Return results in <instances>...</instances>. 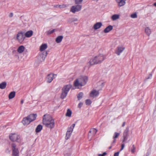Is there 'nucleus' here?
I'll list each match as a JSON object with an SVG mask.
<instances>
[{
  "label": "nucleus",
  "instance_id": "40",
  "mask_svg": "<svg viewBox=\"0 0 156 156\" xmlns=\"http://www.w3.org/2000/svg\"><path fill=\"white\" fill-rule=\"evenodd\" d=\"M12 154L14 156H19V151L12 152Z\"/></svg>",
  "mask_w": 156,
  "mask_h": 156
},
{
  "label": "nucleus",
  "instance_id": "37",
  "mask_svg": "<svg viewBox=\"0 0 156 156\" xmlns=\"http://www.w3.org/2000/svg\"><path fill=\"white\" fill-rule=\"evenodd\" d=\"M64 5H53V6L54 7L59 8H61L64 7Z\"/></svg>",
  "mask_w": 156,
  "mask_h": 156
},
{
  "label": "nucleus",
  "instance_id": "7",
  "mask_svg": "<svg viewBox=\"0 0 156 156\" xmlns=\"http://www.w3.org/2000/svg\"><path fill=\"white\" fill-rule=\"evenodd\" d=\"M24 32H20L17 34L16 39L19 42L21 43L24 40L25 37L24 36Z\"/></svg>",
  "mask_w": 156,
  "mask_h": 156
},
{
  "label": "nucleus",
  "instance_id": "20",
  "mask_svg": "<svg viewBox=\"0 0 156 156\" xmlns=\"http://www.w3.org/2000/svg\"><path fill=\"white\" fill-rule=\"evenodd\" d=\"M25 49V47L21 45L17 49V51L19 53H22L23 52Z\"/></svg>",
  "mask_w": 156,
  "mask_h": 156
},
{
  "label": "nucleus",
  "instance_id": "11",
  "mask_svg": "<svg viewBox=\"0 0 156 156\" xmlns=\"http://www.w3.org/2000/svg\"><path fill=\"white\" fill-rule=\"evenodd\" d=\"M56 76V75H54L53 74H50L48 75L47 79V82L48 83H51L53 80V77L54 76Z\"/></svg>",
  "mask_w": 156,
  "mask_h": 156
},
{
  "label": "nucleus",
  "instance_id": "52",
  "mask_svg": "<svg viewBox=\"0 0 156 156\" xmlns=\"http://www.w3.org/2000/svg\"><path fill=\"white\" fill-rule=\"evenodd\" d=\"M153 5L156 7V2Z\"/></svg>",
  "mask_w": 156,
  "mask_h": 156
},
{
  "label": "nucleus",
  "instance_id": "16",
  "mask_svg": "<svg viewBox=\"0 0 156 156\" xmlns=\"http://www.w3.org/2000/svg\"><path fill=\"white\" fill-rule=\"evenodd\" d=\"M102 23L101 22L96 23L94 26L93 28L95 30H97L100 28L102 26Z\"/></svg>",
  "mask_w": 156,
  "mask_h": 156
},
{
  "label": "nucleus",
  "instance_id": "4",
  "mask_svg": "<svg viewBox=\"0 0 156 156\" xmlns=\"http://www.w3.org/2000/svg\"><path fill=\"white\" fill-rule=\"evenodd\" d=\"M9 137L10 140L13 142H19V139L20 138V136L16 133L10 134L9 135Z\"/></svg>",
  "mask_w": 156,
  "mask_h": 156
},
{
  "label": "nucleus",
  "instance_id": "33",
  "mask_svg": "<svg viewBox=\"0 0 156 156\" xmlns=\"http://www.w3.org/2000/svg\"><path fill=\"white\" fill-rule=\"evenodd\" d=\"M83 95V92H80L78 94L77 96V98L78 100H80L82 98Z\"/></svg>",
  "mask_w": 156,
  "mask_h": 156
},
{
  "label": "nucleus",
  "instance_id": "17",
  "mask_svg": "<svg viewBox=\"0 0 156 156\" xmlns=\"http://www.w3.org/2000/svg\"><path fill=\"white\" fill-rule=\"evenodd\" d=\"M118 5L120 6H122L124 5L126 3L125 1L126 0H115Z\"/></svg>",
  "mask_w": 156,
  "mask_h": 156
},
{
  "label": "nucleus",
  "instance_id": "13",
  "mask_svg": "<svg viewBox=\"0 0 156 156\" xmlns=\"http://www.w3.org/2000/svg\"><path fill=\"white\" fill-rule=\"evenodd\" d=\"M22 122L24 125H27L29 124L31 122L27 117L23 118Z\"/></svg>",
  "mask_w": 156,
  "mask_h": 156
},
{
  "label": "nucleus",
  "instance_id": "36",
  "mask_svg": "<svg viewBox=\"0 0 156 156\" xmlns=\"http://www.w3.org/2000/svg\"><path fill=\"white\" fill-rule=\"evenodd\" d=\"M91 103V101L90 99H87L86 100V103L87 105H89Z\"/></svg>",
  "mask_w": 156,
  "mask_h": 156
},
{
  "label": "nucleus",
  "instance_id": "14",
  "mask_svg": "<svg viewBox=\"0 0 156 156\" xmlns=\"http://www.w3.org/2000/svg\"><path fill=\"white\" fill-rule=\"evenodd\" d=\"M37 116V115L36 114H32L28 116L27 117L29 119L30 122H32L36 119Z\"/></svg>",
  "mask_w": 156,
  "mask_h": 156
},
{
  "label": "nucleus",
  "instance_id": "28",
  "mask_svg": "<svg viewBox=\"0 0 156 156\" xmlns=\"http://www.w3.org/2000/svg\"><path fill=\"white\" fill-rule=\"evenodd\" d=\"M12 152H18V150L16 148V145L14 143H12Z\"/></svg>",
  "mask_w": 156,
  "mask_h": 156
},
{
  "label": "nucleus",
  "instance_id": "29",
  "mask_svg": "<svg viewBox=\"0 0 156 156\" xmlns=\"http://www.w3.org/2000/svg\"><path fill=\"white\" fill-rule=\"evenodd\" d=\"M119 18V16L118 14H114L112 15L111 17L112 20L114 21L115 20Z\"/></svg>",
  "mask_w": 156,
  "mask_h": 156
},
{
  "label": "nucleus",
  "instance_id": "46",
  "mask_svg": "<svg viewBox=\"0 0 156 156\" xmlns=\"http://www.w3.org/2000/svg\"><path fill=\"white\" fill-rule=\"evenodd\" d=\"M124 146H125V145L124 144H122L121 148L120 150V151H122V150L123 149V148L124 147Z\"/></svg>",
  "mask_w": 156,
  "mask_h": 156
},
{
  "label": "nucleus",
  "instance_id": "48",
  "mask_svg": "<svg viewBox=\"0 0 156 156\" xmlns=\"http://www.w3.org/2000/svg\"><path fill=\"white\" fill-rule=\"evenodd\" d=\"M13 14L12 13V12H11L10 13V14H9V16L10 17H12L13 16Z\"/></svg>",
  "mask_w": 156,
  "mask_h": 156
},
{
  "label": "nucleus",
  "instance_id": "42",
  "mask_svg": "<svg viewBox=\"0 0 156 156\" xmlns=\"http://www.w3.org/2000/svg\"><path fill=\"white\" fill-rule=\"evenodd\" d=\"M135 148L134 147V145H133L132 148L131 150V151L132 153H133L135 152Z\"/></svg>",
  "mask_w": 156,
  "mask_h": 156
},
{
  "label": "nucleus",
  "instance_id": "53",
  "mask_svg": "<svg viewBox=\"0 0 156 156\" xmlns=\"http://www.w3.org/2000/svg\"><path fill=\"white\" fill-rule=\"evenodd\" d=\"M112 146H111L109 148V149H110L112 148Z\"/></svg>",
  "mask_w": 156,
  "mask_h": 156
},
{
  "label": "nucleus",
  "instance_id": "41",
  "mask_svg": "<svg viewBox=\"0 0 156 156\" xmlns=\"http://www.w3.org/2000/svg\"><path fill=\"white\" fill-rule=\"evenodd\" d=\"M54 31H55L54 29H53V30H49L48 32V34H51L54 32Z\"/></svg>",
  "mask_w": 156,
  "mask_h": 156
},
{
  "label": "nucleus",
  "instance_id": "2",
  "mask_svg": "<svg viewBox=\"0 0 156 156\" xmlns=\"http://www.w3.org/2000/svg\"><path fill=\"white\" fill-rule=\"evenodd\" d=\"M88 80L87 76H81L75 80L74 82V85L76 87L84 86L87 83Z\"/></svg>",
  "mask_w": 156,
  "mask_h": 156
},
{
  "label": "nucleus",
  "instance_id": "9",
  "mask_svg": "<svg viewBox=\"0 0 156 156\" xmlns=\"http://www.w3.org/2000/svg\"><path fill=\"white\" fill-rule=\"evenodd\" d=\"M129 132V128L128 127H127L126 128L123 133V140L122 142H125L127 140Z\"/></svg>",
  "mask_w": 156,
  "mask_h": 156
},
{
  "label": "nucleus",
  "instance_id": "51",
  "mask_svg": "<svg viewBox=\"0 0 156 156\" xmlns=\"http://www.w3.org/2000/svg\"><path fill=\"white\" fill-rule=\"evenodd\" d=\"M24 102V101L23 100H22L21 101V104H23Z\"/></svg>",
  "mask_w": 156,
  "mask_h": 156
},
{
  "label": "nucleus",
  "instance_id": "38",
  "mask_svg": "<svg viewBox=\"0 0 156 156\" xmlns=\"http://www.w3.org/2000/svg\"><path fill=\"white\" fill-rule=\"evenodd\" d=\"M131 17L133 18H137V15L136 13H134L131 15Z\"/></svg>",
  "mask_w": 156,
  "mask_h": 156
},
{
  "label": "nucleus",
  "instance_id": "47",
  "mask_svg": "<svg viewBox=\"0 0 156 156\" xmlns=\"http://www.w3.org/2000/svg\"><path fill=\"white\" fill-rule=\"evenodd\" d=\"M152 76V74H150L149 75V76L147 78V79H149L151 78Z\"/></svg>",
  "mask_w": 156,
  "mask_h": 156
},
{
  "label": "nucleus",
  "instance_id": "12",
  "mask_svg": "<svg viewBox=\"0 0 156 156\" xmlns=\"http://www.w3.org/2000/svg\"><path fill=\"white\" fill-rule=\"evenodd\" d=\"M125 48L122 47H118L115 51V53L119 55L124 50Z\"/></svg>",
  "mask_w": 156,
  "mask_h": 156
},
{
  "label": "nucleus",
  "instance_id": "44",
  "mask_svg": "<svg viewBox=\"0 0 156 156\" xmlns=\"http://www.w3.org/2000/svg\"><path fill=\"white\" fill-rule=\"evenodd\" d=\"M107 154L106 152H104L102 154H99L98 156H105Z\"/></svg>",
  "mask_w": 156,
  "mask_h": 156
},
{
  "label": "nucleus",
  "instance_id": "26",
  "mask_svg": "<svg viewBox=\"0 0 156 156\" xmlns=\"http://www.w3.org/2000/svg\"><path fill=\"white\" fill-rule=\"evenodd\" d=\"M145 32L148 36H150L151 33V31L149 27H147L145 28Z\"/></svg>",
  "mask_w": 156,
  "mask_h": 156
},
{
  "label": "nucleus",
  "instance_id": "5",
  "mask_svg": "<svg viewBox=\"0 0 156 156\" xmlns=\"http://www.w3.org/2000/svg\"><path fill=\"white\" fill-rule=\"evenodd\" d=\"M51 120H54L51 115L49 114H45L43 117V123L44 125H45L48 121H50Z\"/></svg>",
  "mask_w": 156,
  "mask_h": 156
},
{
  "label": "nucleus",
  "instance_id": "15",
  "mask_svg": "<svg viewBox=\"0 0 156 156\" xmlns=\"http://www.w3.org/2000/svg\"><path fill=\"white\" fill-rule=\"evenodd\" d=\"M99 92L98 91L95 90H93L90 94V97H96L98 96L99 94Z\"/></svg>",
  "mask_w": 156,
  "mask_h": 156
},
{
  "label": "nucleus",
  "instance_id": "27",
  "mask_svg": "<svg viewBox=\"0 0 156 156\" xmlns=\"http://www.w3.org/2000/svg\"><path fill=\"white\" fill-rule=\"evenodd\" d=\"M16 92L15 91H12L10 93L9 95V99H11L15 96Z\"/></svg>",
  "mask_w": 156,
  "mask_h": 156
},
{
  "label": "nucleus",
  "instance_id": "45",
  "mask_svg": "<svg viewBox=\"0 0 156 156\" xmlns=\"http://www.w3.org/2000/svg\"><path fill=\"white\" fill-rule=\"evenodd\" d=\"M119 151H118L116 153H115L114 154V156H119Z\"/></svg>",
  "mask_w": 156,
  "mask_h": 156
},
{
  "label": "nucleus",
  "instance_id": "35",
  "mask_svg": "<svg viewBox=\"0 0 156 156\" xmlns=\"http://www.w3.org/2000/svg\"><path fill=\"white\" fill-rule=\"evenodd\" d=\"M120 133L117 132H115L114 136H113V139H115L117 138L118 136L119 135Z\"/></svg>",
  "mask_w": 156,
  "mask_h": 156
},
{
  "label": "nucleus",
  "instance_id": "34",
  "mask_svg": "<svg viewBox=\"0 0 156 156\" xmlns=\"http://www.w3.org/2000/svg\"><path fill=\"white\" fill-rule=\"evenodd\" d=\"M77 19L76 18H72L69 19L68 21L69 23H71L73 22L77 21Z\"/></svg>",
  "mask_w": 156,
  "mask_h": 156
},
{
  "label": "nucleus",
  "instance_id": "10",
  "mask_svg": "<svg viewBox=\"0 0 156 156\" xmlns=\"http://www.w3.org/2000/svg\"><path fill=\"white\" fill-rule=\"evenodd\" d=\"M47 123L45 125L47 127L51 129H52L54 127L55 122L54 120H51L50 121H48Z\"/></svg>",
  "mask_w": 156,
  "mask_h": 156
},
{
  "label": "nucleus",
  "instance_id": "19",
  "mask_svg": "<svg viewBox=\"0 0 156 156\" xmlns=\"http://www.w3.org/2000/svg\"><path fill=\"white\" fill-rule=\"evenodd\" d=\"M33 34V32L32 30H30L26 32L25 34V36L27 37H31Z\"/></svg>",
  "mask_w": 156,
  "mask_h": 156
},
{
  "label": "nucleus",
  "instance_id": "24",
  "mask_svg": "<svg viewBox=\"0 0 156 156\" xmlns=\"http://www.w3.org/2000/svg\"><path fill=\"white\" fill-rule=\"evenodd\" d=\"M47 44H42L40 47V50L42 51L44 50L47 48Z\"/></svg>",
  "mask_w": 156,
  "mask_h": 156
},
{
  "label": "nucleus",
  "instance_id": "25",
  "mask_svg": "<svg viewBox=\"0 0 156 156\" xmlns=\"http://www.w3.org/2000/svg\"><path fill=\"white\" fill-rule=\"evenodd\" d=\"M6 83L3 82L0 83V89H3L5 88L6 86Z\"/></svg>",
  "mask_w": 156,
  "mask_h": 156
},
{
  "label": "nucleus",
  "instance_id": "1",
  "mask_svg": "<svg viewBox=\"0 0 156 156\" xmlns=\"http://www.w3.org/2000/svg\"><path fill=\"white\" fill-rule=\"evenodd\" d=\"M105 59V56L102 54H100L96 56L94 58L90 59L89 63L90 65H93L101 63Z\"/></svg>",
  "mask_w": 156,
  "mask_h": 156
},
{
  "label": "nucleus",
  "instance_id": "6",
  "mask_svg": "<svg viewBox=\"0 0 156 156\" xmlns=\"http://www.w3.org/2000/svg\"><path fill=\"white\" fill-rule=\"evenodd\" d=\"M47 55V52H44L40 53L37 56V58L38 59V62L39 63H40L44 61V60Z\"/></svg>",
  "mask_w": 156,
  "mask_h": 156
},
{
  "label": "nucleus",
  "instance_id": "50",
  "mask_svg": "<svg viewBox=\"0 0 156 156\" xmlns=\"http://www.w3.org/2000/svg\"><path fill=\"white\" fill-rule=\"evenodd\" d=\"M126 122H124L122 124V127L124 126H125Z\"/></svg>",
  "mask_w": 156,
  "mask_h": 156
},
{
  "label": "nucleus",
  "instance_id": "49",
  "mask_svg": "<svg viewBox=\"0 0 156 156\" xmlns=\"http://www.w3.org/2000/svg\"><path fill=\"white\" fill-rule=\"evenodd\" d=\"M115 142H116L115 139H114V140H113L112 142V145L114 144L115 143Z\"/></svg>",
  "mask_w": 156,
  "mask_h": 156
},
{
  "label": "nucleus",
  "instance_id": "18",
  "mask_svg": "<svg viewBox=\"0 0 156 156\" xmlns=\"http://www.w3.org/2000/svg\"><path fill=\"white\" fill-rule=\"evenodd\" d=\"M113 27L111 25H109L104 30V32L105 33H107L112 30Z\"/></svg>",
  "mask_w": 156,
  "mask_h": 156
},
{
  "label": "nucleus",
  "instance_id": "21",
  "mask_svg": "<svg viewBox=\"0 0 156 156\" xmlns=\"http://www.w3.org/2000/svg\"><path fill=\"white\" fill-rule=\"evenodd\" d=\"M97 131V130L96 129L92 128L89 131V133H92V136H94L96 134Z\"/></svg>",
  "mask_w": 156,
  "mask_h": 156
},
{
  "label": "nucleus",
  "instance_id": "32",
  "mask_svg": "<svg viewBox=\"0 0 156 156\" xmlns=\"http://www.w3.org/2000/svg\"><path fill=\"white\" fill-rule=\"evenodd\" d=\"M75 126V124H73L70 127L68 128L67 131H69V132H72V133Z\"/></svg>",
  "mask_w": 156,
  "mask_h": 156
},
{
  "label": "nucleus",
  "instance_id": "23",
  "mask_svg": "<svg viewBox=\"0 0 156 156\" xmlns=\"http://www.w3.org/2000/svg\"><path fill=\"white\" fill-rule=\"evenodd\" d=\"M63 38L62 36H58L56 38L55 41L57 43H59L62 41Z\"/></svg>",
  "mask_w": 156,
  "mask_h": 156
},
{
  "label": "nucleus",
  "instance_id": "22",
  "mask_svg": "<svg viewBox=\"0 0 156 156\" xmlns=\"http://www.w3.org/2000/svg\"><path fill=\"white\" fill-rule=\"evenodd\" d=\"M42 129V126L41 125H38L35 129V132L36 133L40 132Z\"/></svg>",
  "mask_w": 156,
  "mask_h": 156
},
{
  "label": "nucleus",
  "instance_id": "31",
  "mask_svg": "<svg viewBox=\"0 0 156 156\" xmlns=\"http://www.w3.org/2000/svg\"><path fill=\"white\" fill-rule=\"evenodd\" d=\"M72 113L71 111L69 109H68L66 115V116L70 117L71 116Z\"/></svg>",
  "mask_w": 156,
  "mask_h": 156
},
{
  "label": "nucleus",
  "instance_id": "43",
  "mask_svg": "<svg viewBox=\"0 0 156 156\" xmlns=\"http://www.w3.org/2000/svg\"><path fill=\"white\" fill-rule=\"evenodd\" d=\"M83 103L82 102H80L78 105V107L79 108H80L82 106Z\"/></svg>",
  "mask_w": 156,
  "mask_h": 156
},
{
  "label": "nucleus",
  "instance_id": "8",
  "mask_svg": "<svg viewBox=\"0 0 156 156\" xmlns=\"http://www.w3.org/2000/svg\"><path fill=\"white\" fill-rule=\"evenodd\" d=\"M81 9V6L77 5H76L73 6L70 9V11L73 13H75L76 12H78L80 11Z\"/></svg>",
  "mask_w": 156,
  "mask_h": 156
},
{
  "label": "nucleus",
  "instance_id": "3",
  "mask_svg": "<svg viewBox=\"0 0 156 156\" xmlns=\"http://www.w3.org/2000/svg\"><path fill=\"white\" fill-rule=\"evenodd\" d=\"M72 87L71 84H69L65 85L62 89V92L61 95V98L64 99Z\"/></svg>",
  "mask_w": 156,
  "mask_h": 156
},
{
  "label": "nucleus",
  "instance_id": "39",
  "mask_svg": "<svg viewBox=\"0 0 156 156\" xmlns=\"http://www.w3.org/2000/svg\"><path fill=\"white\" fill-rule=\"evenodd\" d=\"M83 0H75V2L76 4H80L82 2Z\"/></svg>",
  "mask_w": 156,
  "mask_h": 156
},
{
  "label": "nucleus",
  "instance_id": "30",
  "mask_svg": "<svg viewBox=\"0 0 156 156\" xmlns=\"http://www.w3.org/2000/svg\"><path fill=\"white\" fill-rule=\"evenodd\" d=\"M72 133V132H70L69 131H67L65 137V139L66 140H67L70 137Z\"/></svg>",
  "mask_w": 156,
  "mask_h": 156
}]
</instances>
